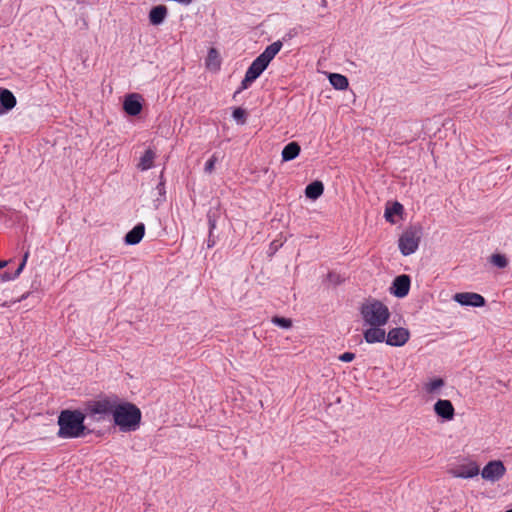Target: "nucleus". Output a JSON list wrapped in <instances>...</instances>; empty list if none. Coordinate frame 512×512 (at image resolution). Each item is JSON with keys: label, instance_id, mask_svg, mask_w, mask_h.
Segmentation results:
<instances>
[{"label": "nucleus", "instance_id": "obj_20", "mask_svg": "<svg viewBox=\"0 0 512 512\" xmlns=\"http://www.w3.org/2000/svg\"><path fill=\"white\" fill-rule=\"evenodd\" d=\"M324 192L323 183L320 181H314L306 186L305 195L307 198L316 200L319 198Z\"/></svg>", "mask_w": 512, "mask_h": 512}, {"label": "nucleus", "instance_id": "obj_18", "mask_svg": "<svg viewBox=\"0 0 512 512\" xmlns=\"http://www.w3.org/2000/svg\"><path fill=\"white\" fill-rule=\"evenodd\" d=\"M282 42L281 41H275L269 46L266 47V49L258 56L262 61H264L267 65L272 61V59L278 54V52L282 48Z\"/></svg>", "mask_w": 512, "mask_h": 512}, {"label": "nucleus", "instance_id": "obj_5", "mask_svg": "<svg viewBox=\"0 0 512 512\" xmlns=\"http://www.w3.org/2000/svg\"><path fill=\"white\" fill-rule=\"evenodd\" d=\"M361 313L364 320H388L390 316L388 308L376 300L364 304Z\"/></svg>", "mask_w": 512, "mask_h": 512}, {"label": "nucleus", "instance_id": "obj_1", "mask_svg": "<svg viewBox=\"0 0 512 512\" xmlns=\"http://www.w3.org/2000/svg\"><path fill=\"white\" fill-rule=\"evenodd\" d=\"M86 416V413H83L81 410H62L57 420L59 426L57 436L60 439H76L84 436Z\"/></svg>", "mask_w": 512, "mask_h": 512}, {"label": "nucleus", "instance_id": "obj_31", "mask_svg": "<svg viewBox=\"0 0 512 512\" xmlns=\"http://www.w3.org/2000/svg\"><path fill=\"white\" fill-rule=\"evenodd\" d=\"M273 323L283 329H289L292 326V322H273Z\"/></svg>", "mask_w": 512, "mask_h": 512}, {"label": "nucleus", "instance_id": "obj_21", "mask_svg": "<svg viewBox=\"0 0 512 512\" xmlns=\"http://www.w3.org/2000/svg\"><path fill=\"white\" fill-rule=\"evenodd\" d=\"M221 66V59L215 48H210L206 58V67L213 71H218Z\"/></svg>", "mask_w": 512, "mask_h": 512}, {"label": "nucleus", "instance_id": "obj_33", "mask_svg": "<svg viewBox=\"0 0 512 512\" xmlns=\"http://www.w3.org/2000/svg\"><path fill=\"white\" fill-rule=\"evenodd\" d=\"M7 265L6 261H0V269L4 268Z\"/></svg>", "mask_w": 512, "mask_h": 512}, {"label": "nucleus", "instance_id": "obj_10", "mask_svg": "<svg viewBox=\"0 0 512 512\" xmlns=\"http://www.w3.org/2000/svg\"><path fill=\"white\" fill-rule=\"evenodd\" d=\"M453 299L463 306L481 307L485 304L484 297L474 292L456 293Z\"/></svg>", "mask_w": 512, "mask_h": 512}, {"label": "nucleus", "instance_id": "obj_16", "mask_svg": "<svg viewBox=\"0 0 512 512\" xmlns=\"http://www.w3.org/2000/svg\"><path fill=\"white\" fill-rule=\"evenodd\" d=\"M145 234V226L143 223H138L130 230L125 236V243L128 245L138 244Z\"/></svg>", "mask_w": 512, "mask_h": 512}, {"label": "nucleus", "instance_id": "obj_24", "mask_svg": "<svg viewBox=\"0 0 512 512\" xmlns=\"http://www.w3.org/2000/svg\"><path fill=\"white\" fill-rule=\"evenodd\" d=\"M403 212V206L399 202H394L391 206H387L385 209L384 217L387 222L394 224L395 215H400Z\"/></svg>", "mask_w": 512, "mask_h": 512}, {"label": "nucleus", "instance_id": "obj_22", "mask_svg": "<svg viewBox=\"0 0 512 512\" xmlns=\"http://www.w3.org/2000/svg\"><path fill=\"white\" fill-rule=\"evenodd\" d=\"M444 385L445 382L442 378H434L426 382L423 386V389L427 394L435 395L440 393Z\"/></svg>", "mask_w": 512, "mask_h": 512}, {"label": "nucleus", "instance_id": "obj_23", "mask_svg": "<svg viewBox=\"0 0 512 512\" xmlns=\"http://www.w3.org/2000/svg\"><path fill=\"white\" fill-rule=\"evenodd\" d=\"M155 159V152L152 149H147L143 156L140 158L138 163V168L141 171H146L153 166V162Z\"/></svg>", "mask_w": 512, "mask_h": 512}, {"label": "nucleus", "instance_id": "obj_9", "mask_svg": "<svg viewBox=\"0 0 512 512\" xmlns=\"http://www.w3.org/2000/svg\"><path fill=\"white\" fill-rule=\"evenodd\" d=\"M480 472L479 466L476 462H469L453 467L449 473L456 478L470 479L477 476Z\"/></svg>", "mask_w": 512, "mask_h": 512}, {"label": "nucleus", "instance_id": "obj_15", "mask_svg": "<svg viewBox=\"0 0 512 512\" xmlns=\"http://www.w3.org/2000/svg\"><path fill=\"white\" fill-rule=\"evenodd\" d=\"M124 111L131 116L140 114L142 110V104L140 102V96L138 94L128 95L123 103Z\"/></svg>", "mask_w": 512, "mask_h": 512}, {"label": "nucleus", "instance_id": "obj_17", "mask_svg": "<svg viewBox=\"0 0 512 512\" xmlns=\"http://www.w3.org/2000/svg\"><path fill=\"white\" fill-rule=\"evenodd\" d=\"M168 9L165 5L153 7L149 12V21L152 25H160L166 18Z\"/></svg>", "mask_w": 512, "mask_h": 512}, {"label": "nucleus", "instance_id": "obj_6", "mask_svg": "<svg viewBox=\"0 0 512 512\" xmlns=\"http://www.w3.org/2000/svg\"><path fill=\"white\" fill-rule=\"evenodd\" d=\"M268 65L257 57L251 65L248 67L245 77L241 82L240 89L237 92L245 90L251 86V84L263 73Z\"/></svg>", "mask_w": 512, "mask_h": 512}, {"label": "nucleus", "instance_id": "obj_14", "mask_svg": "<svg viewBox=\"0 0 512 512\" xmlns=\"http://www.w3.org/2000/svg\"><path fill=\"white\" fill-rule=\"evenodd\" d=\"M17 104L14 94L6 89L0 88V115L12 110Z\"/></svg>", "mask_w": 512, "mask_h": 512}, {"label": "nucleus", "instance_id": "obj_26", "mask_svg": "<svg viewBox=\"0 0 512 512\" xmlns=\"http://www.w3.org/2000/svg\"><path fill=\"white\" fill-rule=\"evenodd\" d=\"M28 256H29V253L26 252L24 254V257H23V260H22L21 264L19 265L18 269L16 270V272L13 275H11L8 272H4L3 274H1L0 282L10 281V280H13L14 278H16L17 276H19L20 273L22 272L23 268L25 267V264H26V261L28 259Z\"/></svg>", "mask_w": 512, "mask_h": 512}, {"label": "nucleus", "instance_id": "obj_11", "mask_svg": "<svg viewBox=\"0 0 512 512\" xmlns=\"http://www.w3.org/2000/svg\"><path fill=\"white\" fill-rule=\"evenodd\" d=\"M372 325L370 328L366 329L364 333V338L368 343H380L386 341V331L382 325H385L387 322H369Z\"/></svg>", "mask_w": 512, "mask_h": 512}, {"label": "nucleus", "instance_id": "obj_7", "mask_svg": "<svg viewBox=\"0 0 512 512\" xmlns=\"http://www.w3.org/2000/svg\"><path fill=\"white\" fill-rule=\"evenodd\" d=\"M506 472V468L502 461L494 460L488 462L481 471V476L483 479L496 482L500 480Z\"/></svg>", "mask_w": 512, "mask_h": 512}, {"label": "nucleus", "instance_id": "obj_34", "mask_svg": "<svg viewBox=\"0 0 512 512\" xmlns=\"http://www.w3.org/2000/svg\"><path fill=\"white\" fill-rule=\"evenodd\" d=\"M272 320L279 321V320H287V319L283 318V317H273Z\"/></svg>", "mask_w": 512, "mask_h": 512}, {"label": "nucleus", "instance_id": "obj_29", "mask_svg": "<svg viewBox=\"0 0 512 512\" xmlns=\"http://www.w3.org/2000/svg\"><path fill=\"white\" fill-rule=\"evenodd\" d=\"M232 116L235 120L241 122L242 124L245 122L246 113L242 108L234 109Z\"/></svg>", "mask_w": 512, "mask_h": 512}, {"label": "nucleus", "instance_id": "obj_27", "mask_svg": "<svg viewBox=\"0 0 512 512\" xmlns=\"http://www.w3.org/2000/svg\"><path fill=\"white\" fill-rule=\"evenodd\" d=\"M490 263L496 266L497 268L504 269L508 266L509 261L505 255L495 253L491 255Z\"/></svg>", "mask_w": 512, "mask_h": 512}, {"label": "nucleus", "instance_id": "obj_19", "mask_svg": "<svg viewBox=\"0 0 512 512\" xmlns=\"http://www.w3.org/2000/svg\"><path fill=\"white\" fill-rule=\"evenodd\" d=\"M301 148L297 142L288 143L282 150L281 156L283 161H291L298 157Z\"/></svg>", "mask_w": 512, "mask_h": 512}, {"label": "nucleus", "instance_id": "obj_3", "mask_svg": "<svg viewBox=\"0 0 512 512\" xmlns=\"http://www.w3.org/2000/svg\"><path fill=\"white\" fill-rule=\"evenodd\" d=\"M118 402L119 398L117 396H108L91 401L85 408L86 415L96 420H100L107 415L113 416Z\"/></svg>", "mask_w": 512, "mask_h": 512}, {"label": "nucleus", "instance_id": "obj_2", "mask_svg": "<svg viewBox=\"0 0 512 512\" xmlns=\"http://www.w3.org/2000/svg\"><path fill=\"white\" fill-rule=\"evenodd\" d=\"M141 411L132 403L118 402L114 410L113 420L121 432L136 431L141 422Z\"/></svg>", "mask_w": 512, "mask_h": 512}, {"label": "nucleus", "instance_id": "obj_28", "mask_svg": "<svg viewBox=\"0 0 512 512\" xmlns=\"http://www.w3.org/2000/svg\"><path fill=\"white\" fill-rule=\"evenodd\" d=\"M218 158L215 154L211 156L209 160L205 163L204 171L208 174H211L214 171L215 164L217 163Z\"/></svg>", "mask_w": 512, "mask_h": 512}, {"label": "nucleus", "instance_id": "obj_25", "mask_svg": "<svg viewBox=\"0 0 512 512\" xmlns=\"http://www.w3.org/2000/svg\"><path fill=\"white\" fill-rule=\"evenodd\" d=\"M329 80H330L331 85L335 89H338V90H344L349 85L348 79L341 74H337V73L331 74L329 76Z\"/></svg>", "mask_w": 512, "mask_h": 512}, {"label": "nucleus", "instance_id": "obj_35", "mask_svg": "<svg viewBox=\"0 0 512 512\" xmlns=\"http://www.w3.org/2000/svg\"><path fill=\"white\" fill-rule=\"evenodd\" d=\"M505 512H512V509H511V510H507V511H505Z\"/></svg>", "mask_w": 512, "mask_h": 512}, {"label": "nucleus", "instance_id": "obj_13", "mask_svg": "<svg viewBox=\"0 0 512 512\" xmlns=\"http://www.w3.org/2000/svg\"><path fill=\"white\" fill-rule=\"evenodd\" d=\"M435 414L443 421H451L455 416V409L450 400L439 399L434 404Z\"/></svg>", "mask_w": 512, "mask_h": 512}, {"label": "nucleus", "instance_id": "obj_8", "mask_svg": "<svg viewBox=\"0 0 512 512\" xmlns=\"http://www.w3.org/2000/svg\"><path fill=\"white\" fill-rule=\"evenodd\" d=\"M410 333L406 328L397 327L386 333V343L390 346L401 347L409 340Z\"/></svg>", "mask_w": 512, "mask_h": 512}, {"label": "nucleus", "instance_id": "obj_4", "mask_svg": "<svg viewBox=\"0 0 512 512\" xmlns=\"http://www.w3.org/2000/svg\"><path fill=\"white\" fill-rule=\"evenodd\" d=\"M422 229L419 226L406 228L398 240V247L402 255L409 256L415 253L419 247Z\"/></svg>", "mask_w": 512, "mask_h": 512}, {"label": "nucleus", "instance_id": "obj_32", "mask_svg": "<svg viewBox=\"0 0 512 512\" xmlns=\"http://www.w3.org/2000/svg\"><path fill=\"white\" fill-rule=\"evenodd\" d=\"M282 244H278L276 241H273L270 245V248L275 252Z\"/></svg>", "mask_w": 512, "mask_h": 512}, {"label": "nucleus", "instance_id": "obj_12", "mask_svg": "<svg viewBox=\"0 0 512 512\" xmlns=\"http://www.w3.org/2000/svg\"><path fill=\"white\" fill-rule=\"evenodd\" d=\"M410 284L411 280L408 275H399L394 279L390 292L396 297L403 298L409 293Z\"/></svg>", "mask_w": 512, "mask_h": 512}, {"label": "nucleus", "instance_id": "obj_30", "mask_svg": "<svg viewBox=\"0 0 512 512\" xmlns=\"http://www.w3.org/2000/svg\"><path fill=\"white\" fill-rule=\"evenodd\" d=\"M338 358L342 362H351L355 359V354L352 352H345L341 354Z\"/></svg>", "mask_w": 512, "mask_h": 512}]
</instances>
